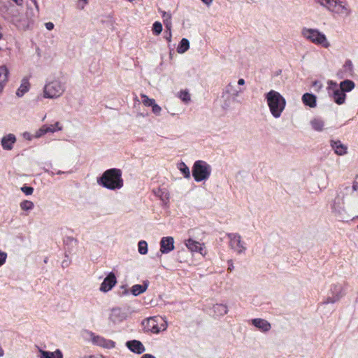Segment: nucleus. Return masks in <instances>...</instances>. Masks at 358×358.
<instances>
[{"label": "nucleus", "mask_w": 358, "mask_h": 358, "mask_svg": "<svg viewBox=\"0 0 358 358\" xmlns=\"http://www.w3.org/2000/svg\"><path fill=\"white\" fill-rule=\"evenodd\" d=\"M354 199L351 187L341 188L330 203L333 215L341 221H348L354 217L357 213Z\"/></svg>", "instance_id": "1"}, {"label": "nucleus", "mask_w": 358, "mask_h": 358, "mask_svg": "<svg viewBox=\"0 0 358 358\" xmlns=\"http://www.w3.org/2000/svg\"><path fill=\"white\" fill-rule=\"evenodd\" d=\"M97 182L108 189H119L123 186L122 171L117 169H108L97 180Z\"/></svg>", "instance_id": "2"}, {"label": "nucleus", "mask_w": 358, "mask_h": 358, "mask_svg": "<svg viewBox=\"0 0 358 358\" xmlns=\"http://www.w3.org/2000/svg\"><path fill=\"white\" fill-rule=\"evenodd\" d=\"M265 99L272 116L279 118L286 106L285 99L278 92L271 90L265 94Z\"/></svg>", "instance_id": "3"}, {"label": "nucleus", "mask_w": 358, "mask_h": 358, "mask_svg": "<svg viewBox=\"0 0 358 358\" xmlns=\"http://www.w3.org/2000/svg\"><path fill=\"white\" fill-rule=\"evenodd\" d=\"M66 84L59 79H53L46 83L43 87V96L45 99H56L63 95Z\"/></svg>", "instance_id": "4"}, {"label": "nucleus", "mask_w": 358, "mask_h": 358, "mask_svg": "<svg viewBox=\"0 0 358 358\" xmlns=\"http://www.w3.org/2000/svg\"><path fill=\"white\" fill-rule=\"evenodd\" d=\"M145 331L158 334L167 329V322L162 317H150L142 322Z\"/></svg>", "instance_id": "5"}, {"label": "nucleus", "mask_w": 358, "mask_h": 358, "mask_svg": "<svg viewBox=\"0 0 358 358\" xmlns=\"http://www.w3.org/2000/svg\"><path fill=\"white\" fill-rule=\"evenodd\" d=\"M301 34L306 39L317 45H321L325 48L330 46V43L326 36L317 29L303 28Z\"/></svg>", "instance_id": "6"}, {"label": "nucleus", "mask_w": 358, "mask_h": 358, "mask_svg": "<svg viewBox=\"0 0 358 358\" xmlns=\"http://www.w3.org/2000/svg\"><path fill=\"white\" fill-rule=\"evenodd\" d=\"M211 173V166L206 162L196 161L192 167V176L196 182H201L209 178Z\"/></svg>", "instance_id": "7"}, {"label": "nucleus", "mask_w": 358, "mask_h": 358, "mask_svg": "<svg viewBox=\"0 0 358 358\" xmlns=\"http://www.w3.org/2000/svg\"><path fill=\"white\" fill-rule=\"evenodd\" d=\"M317 3L335 13H349L350 10L340 0H317Z\"/></svg>", "instance_id": "8"}, {"label": "nucleus", "mask_w": 358, "mask_h": 358, "mask_svg": "<svg viewBox=\"0 0 358 358\" xmlns=\"http://www.w3.org/2000/svg\"><path fill=\"white\" fill-rule=\"evenodd\" d=\"M229 239V245L231 250L238 254L244 253L246 247L242 241L241 235L238 233H229L227 234Z\"/></svg>", "instance_id": "9"}, {"label": "nucleus", "mask_w": 358, "mask_h": 358, "mask_svg": "<svg viewBox=\"0 0 358 358\" xmlns=\"http://www.w3.org/2000/svg\"><path fill=\"white\" fill-rule=\"evenodd\" d=\"M344 295L343 285L341 284H334L331 286L324 303H335L340 301Z\"/></svg>", "instance_id": "10"}, {"label": "nucleus", "mask_w": 358, "mask_h": 358, "mask_svg": "<svg viewBox=\"0 0 358 358\" xmlns=\"http://www.w3.org/2000/svg\"><path fill=\"white\" fill-rule=\"evenodd\" d=\"M90 338L92 342L94 345L106 349H111L115 348V343L112 340H108L102 336H96L94 333H90Z\"/></svg>", "instance_id": "11"}, {"label": "nucleus", "mask_w": 358, "mask_h": 358, "mask_svg": "<svg viewBox=\"0 0 358 358\" xmlns=\"http://www.w3.org/2000/svg\"><path fill=\"white\" fill-rule=\"evenodd\" d=\"M116 283V277L113 272H110L101 284L99 289L102 292H107L110 291Z\"/></svg>", "instance_id": "12"}, {"label": "nucleus", "mask_w": 358, "mask_h": 358, "mask_svg": "<svg viewBox=\"0 0 358 358\" xmlns=\"http://www.w3.org/2000/svg\"><path fill=\"white\" fill-rule=\"evenodd\" d=\"M174 250V239L172 236L163 237L160 241V252L167 254Z\"/></svg>", "instance_id": "13"}, {"label": "nucleus", "mask_w": 358, "mask_h": 358, "mask_svg": "<svg viewBox=\"0 0 358 358\" xmlns=\"http://www.w3.org/2000/svg\"><path fill=\"white\" fill-rule=\"evenodd\" d=\"M109 320L113 323H118L126 318V314L119 308H113L109 315Z\"/></svg>", "instance_id": "14"}, {"label": "nucleus", "mask_w": 358, "mask_h": 358, "mask_svg": "<svg viewBox=\"0 0 358 358\" xmlns=\"http://www.w3.org/2000/svg\"><path fill=\"white\" fill-rule=\"evenodd\" d=\"M251 324L254 325L256 328L263 332L268 331L271 328V324L266 320L262 318H255L252 319L250 321Z\"/></svg>", "instance_id": "15"}, {"label": "nucleus", "mask_w": 358, "mask_h": 358, "mask_svg": "<svg viewBox=\"0 0 358 358\" xmlns=\"http://www.w3.org/2000/svg\"><path fill=\"white\" fill-rule=\"evenodd\" d=\"M185 246L191 252H199L203 255V245L192 238H189L185 242Z\"/></svg>", "instance_id": "16"}, {"label": "nucleus", "mask_w": 358, "mask_h": 358, "mask_svg": "<svg viewBox=\"0 0 358 358\" xmlns=\"http://www.w3.org/2000/svg\"><path fill=\"white\" fill-rule=\"evenodd\" d=\"M126 345L131 352L134 353L142 354L145 350V348L142 343L137 340L127 341Z\"/></svg>", "instance_id": "17"}, {"label": "nucleus", "mask_w": 358, "mask_h": 358, "mask_svg": "<svg viewBox=\"0 0 358 358\" xmlns=\"http://www.w3.org/2000/svg\"><path fill=\"white\" fill-rule=\"evenodd\" d=\"M15 141V136L13 134H8L1 138V144L4 150H10L13 149V144Z\"/></svg>", "instance_id": "18"}, {"label": "nucleus", "mask_w": 358, "mask_h": 358, "mask_svg": "<svg viewBox=\"0 0 358 358\" xmlns=\"http://www.w3.org/2000/svg\"><path fill=\"white\" fill-rule=\"evenodd\" d=\"M241 92L242 90L241 89H237L234 83H230L226 86L223 94H228L235 99L238 97Z\"/></svg>", "instance_id": "19"}, {"label": "nucleus", "mask_w": 358, "mask_h": 358, "mask_svg": "<svg viewBox=\"0 0 358 358\" xmlns=\"http://www.w3.org/2000/svg\"><path fill=\"white\" fill-rule=\"evenodd\" d=\"M331 145L338 155H343L347 153L348 147L340 141H332Z\"/></svg>", "instance_id": "20"}, {"label": "nucleus", "mask_w": 358, "mask_h": 358, "mask_svg": "<svg viewBox=\"0 0 358 358\" xmlns=\"http://www.w3.org/2000/svg\"><path fill=\"white\" fill-rule=\"evenodd\" d=\"M30 88V83L27 78H24L21 80L20 85L16 92V95L18 97H22L25 93H27Z\"/></svg>", "instance_id": "21"}, {"label": "nucleus", "mask_w": 358, "mask_h": 358, "mask_svg": "<svg viewBox=\"0 0 358 358\" xmlns=\"http://www.w3.org/2000/svg\"><path fill=\"white\" fill-rule=\"evenodd\" d=\"M302 101L306 106L310 108H315L317 106V97L313 94L305 93L302 96Z\"/></svg>", "instance_id": "22"}, {"label": "nucleus", "mask_w": 358, "mask_h": 358, "mask_svg": "<svg viewBox=\"0 0 358 358\" xmlns=\"http://www.w3.org/2000/svg\"><path fill=\"white\" fill-rule=\"evenodd\" d=\"M149 286V282L145 280L143 285H134L131 287V292L134 296H138L146 291Z\"/></svg>", "instance_id": "23"}, {"label": "nucleus", "mask_w": 358, "mask_h": 358, "mask_svg": "<svg viewBox=\"0 0 358 358\" xmlns=\"http://www.w3.org/2000/svg\"><path fill=\"white\" fill-rule=\"evenodd\" d=\"M8 70L5 66H0V93L8 80Z\"/></svg>", "instance_id": "24"}, {"label": "nucleus", "mask_w": 358, "mask_h": 358, "mask_svg": "<svg viewBox=\"0 0 358 358\" xmlns=\"http://www.w3.org/2000/svg\"><path fill=\"white\" fill-rule=\"evenodd\" d=\"M345 94L340 89L336 88L334 90L333 99L335 103H336L337 104L341 105L344 103L345 101Z\"/></svg>", "instance_id": "25"}, {"label": "nucleus", "mask_w": 358, "mask_h": 358, "mask_svg": "<svg viewBox=\"0 0 358 358\" xmlns=\"http://www.w3.org/2000/svg\"><path fill=\"white\" fill-rule=\"evenodd\" d=\"M40 358H63V355L60 350H56L55 352L40 350Z\"/></svg>", "instance_id": "26"}, {"label": "nucleus", "mask_w": 358, "mask_h": 358, "mask_svg": "<svg viewBox=\"0 0 358 358\" xmlns=\"http://www.w3.org/2000/svg\"><path fill=\"white\" fill-rule=\"evenodd\" d=\"M312 128L317 131H322L324 127V122L321 118H313L310 122Z\"/></svg>", "instance_id": "27"}, {"label": "nucleus", "mask_w": 358, "mask_h": 358, "mask_svg": "<svg viewBox=\"0 0 358 358\" xmlns=\"http://www.w3.org/2000/svg\"><path fill=\"white\" fill-rule=\"evenodd\" d=\"M355 87V83L350 80H345L340 83V90L344 93L345 92H350Z\"/></svg>", "instance_id": "28"}, {"label": "nucleus", "mask_w": 358, "mask_h": 358, "mask_svg": "<svg viewBox=\"0 0 358 358\" xmlns=\"http://www.w3.org/2000/svg\"><path fill=\"white\" fill-rule=\"evenodd\" d=\"M189 48V42L187 38H182L178 48H177V52L179 54H183L185 52H187Z\"/></svg>", "instance_id": "29"}, {"label": "nucleus", "mask_w": 358, "mask_h": 358, "mask_svg": "<svg viewBox=\"0 0 358 358\" xmlns=\"http://www.w3.org/2000/svg\"><path fill=\"white\" fill-rule=\"evenodd\" d=\"M214 312L220 316L224 315L228 313V308L224 304H216L213 307Z\"/></svg>", "instance_id": "30"}, {"label": "nucleus", "mask_w": 358, "mask_h": 358, "mask_svg": "<svg viewBox=\"0 0 358 358\" xmlns=\"http://www.w3.org/2000/svg\"><path fill=\"white\" fill-rule=\"evenodd\" d=\"M45 125L47 133H55L58 131H62L63 129L62 126L59 122H55L54 124Z\"/></svg>", "instance_id": "31"}, {"label": "nucleus", "mask_w": 358, "mask_h": 358, "mask_svg": "<svg viewBox=\"0 0 358 358\" xmlns=\"http://www.w3.org/2000/svg\"><path fill=\"white\" fill-rule=\"evenodd\" d=\"M178 169L181 171L185 178H190V171L189 167L184 163L180 162L178 164Z\"/></svg>", "instance_id": "32"}, {"label": "nucleus", "mask_w": 358, "mask_h": 358, "mask_svg": "<svg viewBox=\"0 0 358 358\" xmlns=\"http://www.w3.org/2000/svg\"><path fill=\"white\" fill-rule=\"evenodd\" d=\"M20 206L22 210L27 211L32 210L34 207V204L31 201L24 200L20 203Z\"/></svg>", "instance_id": "33"}, {"label": "nucleus", "mask_w": 358, "mask_h": 358, "mask_svg": "<svg viewBox=\"0 0 358 358\" xmlns=\"http://www.w3.org/2000/svg\"><path fill=\"white\" fill-rule=\"evenodd\" d=\"M178 97L185 103H188L191 100V96L188 91L182 90L178 94Z\"/></svg>", "instance_id": "34"}, {"label": "nucleus", "mask_w": 358, "mask_h": 358, "mask_svg": "<svg viewBox=\"0 0 358 358\" xmlns=\"http://www.w3.org/2000/svg\"><path fill=\"white\" fill-rule=\"evenodd\" d=\"M138 251L141 255L148 253V243L145 241H140L138 243Z\"/></svg>", "instance_id": "35"}, {"label": "nucleus", "mask_w": 358, "mask_h": 358, "mask_svg": "<svg viewBox=\"0 0 358 358\" xmlns=\"http://www.w3.org/2000/svg\"><path fill=\"white\" fill-rule=\"evenodd\" d=\"M162 24L161 22H154L153 25H152V31H153V34H155L156 36H158L159 35L162 31Z\"/></svg>", "instance_id": "36"}, {"label": "nucleus", "mask_w": 358, "mask_h": 358, "mask_svg": "<svg viewBox=\"0 0 358 358\" xmlns=\"http://www.w3.org/2000/svg\"><path fill=\"white\" fill-rule=\"evenodd\" d=\"M141 97L143 99L142 102L145 106H152L155 102L154 99H150L145 94H141Z\"/></svg>", "instance_id": "37"}, {"label": "nucleus", "mask_w": 358, "mask_h": 358, "mask_svg": "<svg viewBox=\"0 0 358 358\" xmlns=\"http://www.w3.org/2000/svg\"><path fill=\"white\" fill-rule=\"evenodd\" d=\"M45 134H47V131L45 129V125L44 124L35 132L34 137L38 138Z\"/></svg>", "instance_id": "38"}, {"label": "nucleus", "mask_w": 358, "mask_h": 358, "mask_svg": "<svg viewBox=\"0 0 358 358\" xmlns=\"http://www.w3.org/2000/svg\"><path fill=\"white\" fill-rule=\"evenodd\" d=\"M152 107V111L154 114L157 115H159L162 112V108L157 105L155 102L154 104L151 106Z\"/></svg>", "instance_id": "39"}, {"label": "nucleus", "mask_w": 358, "mask_h": 358, "mask_svg": "<svg viewBox=\"0 0 358 358\" xmlns=\"http://www.w3.org/2000/svg\"><path fill=\"white\" fill-rule=\"evenodd\" d=\"M21 191L26 195H31L34 192V188L31 187L23 186L21 187Z\"/></svg>", "instance_id": "40"}, {"label": "nucleus", "mask_w": 358, "mask_h": 358, "mask_svg": "<svg viewBox=\"0 0 358 358\" xmlns=\"http://www.w3.org/2000/svg\"><path fill=\"white\" fill-rule=\"evenodd\" d=\"M7 254L4 252H0V266H1L6 262Z\"/></svg>", "instance_id": "41"}, {"label": "nucleus", "mask_w": 358, "mask_h": 358, "mask_svg": "<svg viewBox=\"0 0 358 358\" xmlns=\"http://www.w3.org/2000/svg\"><path fill=\"white\" fill-rule=\"evenodd\" d=\"M352 189V193L354 194L355 191L358 190V174L356 176V178L353 182L352 187H351Z\"/></svg>", "instance_id": "42"}, {"label": "nucleus", "mask_w": 358, "mask_h": 358, "mask_svg": "<svg viewBox=\"0 0 358 358\" xmlns=\"http://www.w3.org/2000/svg\"><path fill=\"white\" fill-rule=\"evenodd\" d=\"M166 27L169 30V34L166 36V39H167V41H171V22H169V24L168 23L166 24Z\"/></svg>", "instance_id": "43"}, {"label": "nucleus", "mask_w": 358, "mask_h": 358, "mask_svg": "<svg viewBox=\"0 0 358 358\" xmlns=\"http://www.w3.org/2000/svg\"><path fill=\"white\" fill-rule=\"evenodd\" d=\"M162 17L164 18V22H168L171 18V15L170 13H168L166 12H164Z\"/></svg>", "instance_id": "44"}, {"label": "nucleus", "mask_w": 358, "mask_h": 358, "mask_svg": "<svg viewBox=\"0 0 358 358\" xmlns=\"http://www.w3.org/2000/svg\"><path fill=\"white\" fill-rule=\"evenodd\" d=\"M45 27L48 30H52L54 29L55 25L52 22H48L45 24Z\"/></svg>", "instance_id": "45"}, {"label": "nucleus", "mask_w": 358, "mask_h": 358, "mask_svg": "<svg viewBox=\"0 0 358 358\" xmlns=\"http://www.w3.org/2000/svg\"><path fill=\"white\" fill-rule=\"evenodd\" d=\"M88 1L87 0H80V2L79 3V6L81 9H83L85 6L87 4Z\"/></svg>", "instance_id": "46"}, {"label": "nucleus", "mask_w": 358, "mask_h": 358, "mask_svg": "<svg viewBox=\"0 0 358 358\" xmlns=\"http://www.w3.org/2000/svg\"><path fill=\"white\" fill-rule=\"evenodd\" d=\"M328 185V182H327V178L323 181L322 182L320 185H319V187L322 189H325Z\"/></svg>", "instance_id": "47"}, {"label": "nucleus", "mask_w": 358, "mask_h": 358, "mask_svg": "<svg viewBox=\"0 0 358 358\" xmlns=\"http://www.w3.org/2000/svg\"><path fill=\"white\" fill-rule=\"evenodd\" d=\"M328 85H329V89H333V88L336 87L337 85H336V83H335L332 80H329V81H328Z\"/></svg>", "instance_id": "48"}, {"label": "nucleus", "mask_w": 358, "mask_h": 358, "mask_svg": "<svg viewBox=\"0 0 358 358\" xmlns=\"http://www.w3.org/2000/svg\"><path fill=\"white\" fill-rule=\"evenodd\" d=\"M23 136H24V138H26V139H27V140H29V141H30V140H31V134H30L29 133H28V132H24V133L23 134Z\"/></svg>", "instance_id": "49"}, {"label": "nucleus", "mask_w": 358, "mask_h": 358, "mask_svg": "<svg viewBox=\"0 0 358 358\" xmlns=\"http://www.w3.org/2000/svg\"><path fill=\"white\" fill-rule=\"evenodd\" d=\"M141 358H156V357L150 354H145L141 357Z\"/></svg>", "instance_id": "50"}, {"label": "nucleus", "mask_w": 358, "mask_h": 358, "mask_svg": "<svg viewBox=\"0 0 358 358\" xmlns=\"http://www.w3.org/2000/svg\"><path fill=\"white\" fill-rule=\"evenodd\" d=\"M201 1L204 4H206L207 6H210L213 2V0H201Z\"/></svg>", "instance_id": "51"}, {"label": "nucleus", "mask_w": 358, "mask_h": 358, "mask_svg": "<svg viewBox=\"0 0 358 358\" xmlns=\"http://www.w3.org/2000/svg\"><path fill=\"white\" fill-rule=\"evenodd\" d=\"M238 84L239 85H243L245 84V80L243 78H240L238 80Z\"/></svg>", "instance_id": "52"}, {"label": "nucleus", "mask_w": 358, "mask_h": 358, "mask_svg": "<svg viewBox=\"0 0 358 358\" xmlns=\"http://www.w3.org/2000/svg\"><path fill=\"white\" fill-rule=\"evenodd\" d=\"M14 2L16 3L17 5H21L22 3V0H13Z\"/></svg>", "instance_id": "53"}, {"label": "nucleus", "mask_w": 358, "mask_h": 358, "mask_svg": "<svg viewBox=\"0 0 358 358\" xmlns=\"http://www.w3.org/2000/svg\"><path fill=\"white\" fill-rule=\"evenodd\" d=\"M3 355V350L2 348H0V357H2Z\"/></svg>", "instance_id": "54"}, {"label": "nucleus", "mask_w": 358, "mask_h": 358, "mask_svg": "<svg viewBox=\"0 0 358 358\" xmlns=\"http://www.w3.org/2000/svg\"><path fill=\"white\" fill-rule=\"evenodd\" d=\"M1 29H2V28H1V27L0 26V39L2 38V36H3V34H2V31H1Z\"/></svg>", "instance_id": "55"}, {"label": "nucleus", "mask_w": 358, "mask_h": 358, "mask_svg": "<svg viewBox=\"0 0 358 358\" xmlns=\"http://www.w3.org/2000/svg\"><path fill=\"white\" fill-rule=\"evenodd\" d=\"M234 266H233V264H231L229 266V270L231 271L233 269Z\"/></svg>", "instance_id": "56"}, {"label": "nucleus", "mask_w": 358, "mask_h": 358, "mask_svg": "<svg viewBox=\"0 0 358 358\" xmlns=\"http://www.w3.org/2000/svg\"><path fill=\"white\" fill-rule=\"evenodd\" d=\"M317 84H319V83H318V82H317V81H316V82H315V83H314V85H317Z\"/></svg>", "instance_id": "57"}, {"label": "nucleus", "mask_w": 358, "mask_h": 358, "mask_svg": "<svg viewBox=\"0 0 358 358\" xmlns=\"http://www.w3.org/2000/svg\"><path fill=\"white\" fill-rule=\"evenodd\" d=\"M62 173V171H58L57 172V174H61Z\"/></svg>", "instance_id": "58"}, {"label": "nucleus", "mask_w": 358, "mask_h": 358, "mask_svg": "<svg viewBox=\"0 0 358 358\" xmlns=\"http://www.w3.org/2000/svg\"><path fill=\"white\" fill-rule=\"evenodd\" d=\"M124 294H128V292L126 290V291L124 292Z\"/></svg>", "instance_id": "59"}, {"label": "nucleus", "mask_w": 358, "mask_h": 358, "mask_svg": "<svg viewBox=\"0 0 358 358\" xmlns=\"http://www.w3.org/2000/svg\"><path fill=\"white\" fill-rule=\"evenodd\" d=\"M34 4L37 6L36 1L34 0Z\"/></svg>", "instance_id": "60"}, {"label": "nucleus", "mask_w": 358, "mask_h": 358, "mask_svg": "<svg viewBox=\"0 0 358 358\" xmlns=\"http://www.w3.org/2000/svg\"><path fill=\"white\" fill-rule=\"evenodd\" d=\"M316 2L317 1V0H315Z\"/></svg>", "instance_id": "61"}, {"label": "nucleus", "mask_w": 358, "mask_h": 358, "mask_svg": "<svg viewBox=\"0 0 358 358\" xmlns=\"http://www.w3.org/2000/svg\"><path fill=\"white\" fill-rule=\"evenodd\" d=\"M357 229H358V224H357Z\"/></svg>", "instance_id": "62"}]
</instances>
